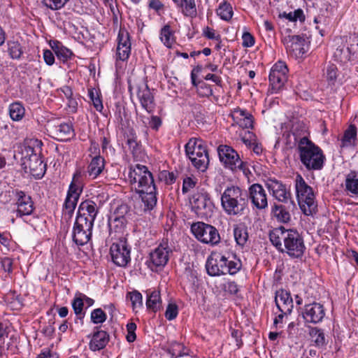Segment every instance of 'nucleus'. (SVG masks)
I'll list each match as a JSON object with an SVG mask.
<instances>
[{
    "mask_svg": "<svg viewBox=\"0 0 358 358\" xmlns=\"http://www.w3.org/2000/svg\"><path fill=\"white\" fill-rule=\"evenodd\" d=\"M128 180L132 188L139 194L146 209H152L157 204V198L151 172L145 166L137 164L130 168Z\"/></svg>",
    "mask_w": 358,
    "mask_h": 358,
    "instance_id": "nucleus-1",
    "label": "nucleus"
},
{
    "mask_svg": "<svg viewBox=\"0 0 358 358\" xmlns=\"http://www.w3.org/2000/svg\"><path fill=\"white\" fill-rule=\"evenodd\" d=\"M221 206L229 215L243 213L247 205L246 195L238 186H227L221 194Z\"/></svg>",
    "mask_w": 358,
    "mask_h": 358,
    "instance_id": "nucleus-2",
    "label": "nucleus"
},
{
    "mask_svg": "<svg viewBox=\"0 0 358 358\" xmlns=\"http://www.w3.org/2000/svg\"><path fill=\"white\" fill-rule=\"evenodd\" d=\"M299 151L301 161L308 169L320 170L322 168L324 156L322 150L307 138L300 140Z\"/></svg>",
    "mask_w": 358,
    "mask_h": 358,
    "instance_id": "nucleus-3",
    "label": "nucleus"
},
{
    "mask_svg": "<svg viewBox=\"0 0 358 358\" xmlns=\"http://www.w3.org/2000/svg\"><path fill=\"white\" fill-rule=\"evenodd\" d=\"M296 198L301 211L306 215H313L317 211V205L313 189L307 185L301 175L295 179Z\"/></svg>",
    "mask_w": 358,
    "mask_h": 358,
    "instance_id": "nucleus-4",
    "label": "nucleus"
},
{
    "mask_svg": "<svg viewBox=\"0 0 358 358\" xmlns=\"http://www.w3.org/2000/svg\"><path fill=\"white\" fill-rule=\"evenodd\" d=\"M185 152L196 169L201 171L206 170L209 158L206 145L201 139H190L185 145Z\"/></svg>",
    "mask_w": 358,
    "mask_h": 358,
    "instance_id": "nucleus-5",
    "label": "nucleus"
},
{
    "mask_svg": "<svg viewBox=\"0 0 358 358\" xmlns=\"http://www.w3.org/2000/svg\"><path fill=\"white\" fill-rule=\"evenodd\" d=\"M22 165L35 178H41L45 173V164L40 156L30 146H25L22 150Z\"/></svg>",
    "mask_w": 358,
    "mask_h": 358,
    "instance_id": "nucleus-6",
    "label": "nucleus"
},
{
    "mask_svg": "<svg viewBox=\"0 0 358 358\" xmlns=\"http://www.w3.org/2000/svg\"><path fill=\"white\" fill-rule=\"evenodd\" d=\"M192 210L201 218H208L213 215L215 206L209 194L204 189L197 190L189 200Z\"/></svg>",
    "mask_w": 358,
    "mask_h": 358,
    "instance_id": "nucleus-7",
    "label": "nucleus"
},
{
    "mask_svg": "<svg viewBox=\"0 0 358 358\" xmlns=\"http://www.w3.org/2000/svg\"><path fill=\"white\" fill-rule=\"evenodd\" d=\"M288 68L285 62L278 61L271 69L268 79L271 94L278 93L287 80Z\"/></svg>",
    "mask_w": 358,
    "mask_h": 358,
    "instance_id": "nucleus-8",
    "label": "nucleus"
},
{
    "mask_svg": "<svg viewBox=\"0 0 358 358\" xmlns=\"http://www.w3.org/2000/svg\"><path fill=\"white\" fill-rule=\"evenodd\" d=\"M217 152L220 160L225 168L232 171L238 170L245 171V164L233 148L227 145H220L217 148Z\"/></svg>",
    "mask_w": 358,
    "mask_h": 358,
    "instance_id": "nucleus-9",
    "label": "nucleus"
},
{
    "mask_svg": "<svg viewBox=\"0 0 358 358\" xmlns=\"http://www.w3.org/2000/svg\"><path fill=\"white\" fill-rule=\"evenodd\" d=\"M191 231L195 238L201 243L211 245L220 242V234L215 227L198 222L191 226Z\"/></svg>",
    "mask_w": 358,
    "mask_h": 358,
    "instance_id": "nucleus-10",
    "label": "nucleus"
},
{
    "mask_svg": "<svg viewBox=\"0 0 358 358\" xmlns=\"http://www.w3.org/2000/svg\"><path fill=\"white\" fill-rule=\"evenodd\" d=\"M81 192V172L77 171L73 174V180L69 185L67 195L64 203V210L66 214L71 215V214L73 213Z\"/></svg>",
    "mask_w": 358,
    "mask_h": 358,
    "instance_id": "nucleus-11",
    "label": "nucleus"
},
{
    "mask_svg": "<svg viewBox=\"0 0 358 358\" xmlns=\"http://www.w3.org/2000/svg\"><path fill=\"white\" fill-rule=\"evenodd\" d=\"M110 254L113 263L119 266H125L131 260V248L124 238L111 245Z\"/></svg>",
    "mask_w": 358,
    "mask_h": 358,
    "instance_id": "nucleus-12",
    "label": "nucleus"
},
{
    "mask_svg": "<svg viewBox=\"0 0 358 358\" xmlns=\"http://www.w3.org/2000/svg\"><path fill=\"white\" fill-rule=\"evenodd\" d=\"M131 51L130 35L124 28H120L117 37V47L115 52L116 66L120 62H126L129 59Z\"/></svg>",
    "mask_w": 358,
    "mask_h": 358,
    "instance_id": "nucleus-13",
    "label": "nucleus"
},
{
    "mask_svg": "<svg viewBox=\"0 0 358 358\" xmlns=\"http://www.w3.org/2000/svg\"><path fill=\"white\" fill-rule=\"evenodd\" d=\"M129 208L125 203H117L112 210L109 217L111 229L117 233H122L129 217Z\"/></svg>",
    "mask_w": 358,
    "mask_h": 358,
    "instance_id": "nucleus-14",
    "label": "nucleus"
},
{
    "mask_svg": "<svg viewBox=\"0 0 358 358\" xmlns=\"http://www.w3.org/2000/svg\"><path fill=\"white\" fill-rule=\"evenodd\" d=\"M285 47L288 55L295 59L302 58L308 50L306 39L300 36L285 38Z\"/></svg>",
    "mask_w": 358,
    "mask_h": 358,
    "instance_id": "nucleus-15",
    "label": "nucleus"
},
{
    "mask_svg": "<svg viewBox=\"0 0 358 358\" xmlns=\"http://www.w3.org/2000/svg\"><path fill=\"white\" fill-rule=\"evenodd\" d=\"M136 91L137 97L142 106V107L148 113H152L155 109L154 96L148 87V85L141 82L136 87H133L131 84L129 85V90L131 92L135 90Z\"/></svg>",
    "mask_w": 358,
    "mask_h": 358,
    "instance_id": "nucleus-16",
    "label": "nucleus"
},
{
    "mask_svg": "<svg viewBox=\"0 0 358 358\" xmlns=\"http://www.w3.org/2000/svg\"><path fill=\"white\" fill-rule=\"evenodd\" d=\"M224 261V254L217 251L212 252L206 263L208 274L210 276L224 275V271H227Z\"/></svg>",
    "mask_w": 358,
    "mask_h": 358,
    "instance_id": "nucleus-17",
    "label": "nucleus"
},
{
    "mask_svg": "<svg viewBox=\"0 0 358 358\" xmlns=\"http://www.w3.org/2000/svg\"><path fill=\"white\" fill-rule=\"evenodd\" d=\"M287 237L288 240L283 252H286L292 257H301L306 248L303 238L296 230L293 229H292L289 236Z\"/></svg>",
    "mask_w": 358,
    "mask_h": 358,
    "instance_id": "nucleus-18",
    "label": "nucleus"
},
{
    "mask_svg": "<svg viewBox=\"0 0 358 358\" xmlns=\"http://www.w3.org/2000/svg\"><path fill=\"white\" fill-rule=\"evenodd\" d=\"M93 225L76 220L72 231V238L74 243L78 245H84L87 243L91 238Z\"/></svg>",
    "mask_w": 358,
    "mask_h": 358,
    "instance_id": "nucleus-19",
    "label": "nucleus"
},
{
    "mask_svg": "<svg viewBox=\"0 0 358 358\" xmlns=\"http://www.w3.org/2000/svg\"><path fill=\"white\" fill-rule=\"evenodd\" d=\"M98 213V207L96 203L91 200H86L80 203L78 215L76 220L80 221L83 220V222L91 224L94 226V222Z\"/></svg>",
    "mask_w": 358,
    "mask_h": 358,
    "instance_id": "nucleus-20",
    "label": "nucleus"
},
{
    "mask_svg": "<svg viewBox=\"0 0 358 358\" xmlns=\"http://www.w3.org/2000/svg\"><path fill=\"white\" fill-rule=\"evenodd\" d=\"M275 304L281 313L278 315L280 320L283 315L290 314L294 308L293 299L290 296V293L285 289H280L276 292L275 298Z\"/></svg>",
    "mask_w": 358,
    "mask_h": 358,
    "instance_id": "nucleus-21",
    "label": "nucleus"
},
{
    "mask_svg": "<svg viewBox=\"0 0 358 358\" xmlns=\"http://www.w3.org/2000/svg\"><path fill=\"white\" fill-rule=\"evenodd\" d=\"M170 252H171V250L168 243L163 242L150 252V262L155 266H164L169 260Z\"/></svg>",
    "mask_w": 358,
    "mask_h": 358,
    "instance_id": "nucleus-22",
    "label": "nucleus"
},
{
    "mask_svg": "<svg viewBox=\"0 0 358 358\" xmlns=\"http://www.w3.org/2000/svg\"><path fill=\"white\" fill-rule=\"evenodd\" d=\"M324 316L325 310L323 305L320 303H313L306 305L303 312V317L308 322H320Z\"/></svg>",
    "mask_w": 358,
    "mask_h": 358,
    "instance_id": "nucleus-23",
    "label": "nucleus"
},
{
    "mask_svg": "<svg viewBox=\"0 0 358 358\" xmlns=\"http://www.w3.org/2000/svg\"><path fill=\"white\" fill-rule=\"evenodd\" d=\"M252 203L258 209H264L268 206L267 196L263 187L259 184H253L249 189Z\"/></svg>",
    "mask_w": 358,
    "mask_h": 358,
    "instance_id": "nucleus-24",
    "label": "nucleus"
},
{
    "mask_svg": "<svg viewBox=\"0 0 358 358\" xmlns=\"http://www.w3.org/2000/svg\"><path fill=\"white\" fill-rule=\"evenodd\" d=\"M292 229H286L283 227L273 229L269 234V238L271 243L276 249L283 252L285 246L287 242Z\"/></svg>",
    "mask_w": 358,
    "mask_h": 358,
    "instance_id": "nucleus-25",
    "label": "nucleus"
},
{
    "mask_svg": "<svg viewBox=\"0 0 358 358\" xmlns=\"http://www.w3.org/2000/svg\"><path fill=\"white\" fill-rule=\"evenodd\" d=\"M17 197V215L20 217L29 215L34 210V203L29 195L24 192H16Z\"/></svg>",
    "mask_w": 358,
    "mask_h": 358,
    "instance_id": "nucleus-26",
    "label": "nucleus"
},
{
    "mask_svg": "<svg viewBox=\"0 0 358 358\" xmlns=\"http://www.w3.org/2000/svg\"><path fill=\"white\" fill-rule=\"evenodd\" d=\"M50 131L58 141H68L74 136V130L71 123L62 122L51 126Z\"/></svg>",
    "mask_w": 358,
    "mask_h": 358,
    "instance_id": "nucleus-27",
    "label": "nucleus"
},
{
    "mask_svg": "<svg viewBox=\"0 0 358 358\" xmlns=\"http://www.w3.org/2000/svg\"><path fill=\"white\" fill-rule=\"evenodd\" d=\"M231 116L234 123L240 127L245 129L252 128L254 123L253 117L246 110L236 108L231 111Z\"/></svg>",
    "mask_w": 358,
    "mask_h": 358,
    "instance_id": "nucleus-28",
    "label": "nucleus"
},
{
    "mask_svg": "<svg viewBox=\"0 0 358 358\" xmlns=\"http://www.w3.org/2000/svg\"><path fill=\"white\" fill-rule=\"evenodd\" d=\"M266 186L272 195L279 201H285L288 199V193L285 187L278 180L269 178L266 182Z\"/></svg>",
    "mask_w": 358,
    "mask_h": 358,
    "instance_id": "nucleus-29",
    "label": "nucleus"
},
{
    "mask_svg": "<svg viewBox=\"0 0 358 358\" xmlns=\"http://www.w3.org/2000/svg\"><path fill=\"white\" fill-rule=\"evenodd\" d=\"M357 135L356 127L350 125L341 138L340 147L342 149H354L357 143Z\"/></svg>",
    "mask_w": 358,
    "mask_h": 358,
    "instance_id": "nucleus-30",
    "label": "nucleus"
},
{
    "mask_svg": "<svg viewBox=\"0 0 358 358\" xmlns=\"http://www.w3.org/2000/svg\"><path fill=\"white\" fill-rule=\"evenodd\" d=\"M109 340L108 334L103 330L95 332L90 342V349L92 351H98L107 345Z\"/></svg>",
    "mask_w": 358,
    "mask_h": 358,
    "instance_id": "nucleus-31",
    "label": "nucleus"
},
{
    "mask_svg": "<svg viewBox=\"0 0 358 358\" xmlns=\"http://www.w3.org/2000/svg\"><path fill=\"white\" fill-rule=\"evenodd\" d=\"M159 39L167 48H172L176 43L175 32L170 24L164 25L159 31Z\"/></svg>",
    "mask_w": 358,
    "mask_h": 358,
    "instance_id": "nucleus-32",
    "label": "nucleus"
},
{
    "mask_svg": "<svg viewBox=\"0 0 358 358\" xmlns=\"http://www.w3.org/2000/svg\"><path fill=\"white\" fill-rule=\"evenodd\" d=\"M104 166L105 162L103 157L100 156L94 157L87 167L89 176L92 179L97 178L103 172Z\"/></svg>",
    "mask_w": 358,
    "mask_h": 358,
    "instance_id": "nucleus-33",
    "label": "nucleus"
},
{
    "mask_svg": "<svg viewBox=\"0 0 358 358\" xmlns=\"http://www.w3.org/2000/svg\"><path fill=\"white\" fill-rule=\"evenodd\" d=\"M50 45L57 58L63 62L68 61L73 56L72 51L58 41H50Z\"/></svg>",
    "mask_w": 358,
    "mask_h": 358,
    "instance_id": "nucleus-34",
    "label": "nucleus"
},
{
    "mask_svg": "<svg viewBox=\"0 0 358 358\" xmlns=\"http://www.w3.org/2000/svg\"><path fill=\"white\" fill-rule=\"evenodd\" d=\"M146 294V306L148 309L156 313L162 306V299L159 292L156 289H148Z\"/></svg>",
    "mask_w": 358,
    "mask_h": 358,
    "instance_id": "nucleus-35",
    "label": "nucleus"
},
{
    "mask_svg": "<svg viewBox=\"0 0 358 358\" xmlns=\"http://www.w3.org/2000/svg\"><path fill=\"white\" fill-rule=\"evenodd\" d=\"M271 215L272 218L281 223H287L291 219L289 211L280 204H273L271 206Z\"/></svg>",
    "mask_w": 358,
    "mask_h": 358,
    "instance_id": "nucleus-36",
    "label": "nucleus"
},
{
    "mask_svg": "<svg viewBox=\"0 0 358 358\" xmlns=\"http://www.w3.org/2000/svg\"><path fill=\"white\" fill-rule=\"evenodd\" d=\"M225 259V266L227 267V271H224V275L230 274L234 275L237 273L241 268L242 264L240 259H238L235 255L229 254H224Z\"/></svg>",
    "mask_w": 358,
    "mask_h": 358,
    "instance_id": "nucleus-37",
    "label": "nucleus"
},
{
    "mask_svg": "<svg viewBox=\"0 0 358 358\" xmlns=\"http://www.w3.org/2000/svg\"><path fill=\"white\" fill-rule=\"evenodd\" d=\"M8 113L12 120L19 122L24 117L25 108L20 102L15 101L9 105Z\"/></svg>",
    "mask_w": 358,
    "mask_h": 358,
    "instance_id": "nucleus-38",
    "label": "nucleus"
},
{
    "mask_svg": "<svg viewBox=\"0 0 358 358\" xmlns=\"http://www.w3.org/2000/svg\"><path fill=\"white\" fill-rule=\"evenodd\" d=\"M192 85L196 88L198 94L202 97H208L213 94L211 87L203 81L196 82V77L193 72L191 73Z\"/></svg>",
    "mask_w": 358,
    "mask_h": 358,
    "instance_id": "nucleus-39",
    "label": "nucleus"
},
{
    "mask_svg": "<svg viewBox=\"0 0 358 358\" xmlns=\"http://www.w3.org/2000/svg\"><path fill=\"white\" fill-rule=\"evenodd\" d=\"M345 187L349 194L358 195V173L352 171L347 176Z\"/></svg>",
    "mask_w": 358,
    "mask_h": 358,
    "instance_id": "nucleus-40",
    "label": "nucleus"
},
{
    "mask_svg": "<svg viewBox=\"0 0 358 358\" xmlns=\"http://www.w3.org/2000/svg\"><path fill=\"white\" fill-rule=\"evenodd\" d=\"M310 337L311 342L318 348H322L326 345V339L324 331L317 327L310 329Z\"/></svg>",
    "mask_w": 358,
    "mask_h": 358,
    "instance_id": "nucleus-41",
    "label": "nucleus"
},
{
    "mask_svg": "<svg viewBox=\"0 0 358 358\" xmlns=\"http://www.w3.org/2000/svg\"><path fill=\"white\" fill-rule=\"evenodd\" d=\"M139 119L146 128H150L155 131H157L162 124L161 117L157 115H151L150 117L139 115Z\"/></svg>",
    "mask_w": 358,
    "mask_h": 358,
    "instance_id": "nucleus-42",
    "label": "nucleus"
},
{
    "mask_svg": "<svg viewBox=\"0 0 358 358\" xmlns=\"http://www.w3.org/2000/svg\"><path fill=\"white\" fill-rule=\"evenodd\" d=\"M216 13L220 17V19L228 22L231 19L234 15V11L230 3L227 2H223L219 5L216 10Z\"/></svg>",
    "mask_w": 358,
    "mask_h": 358,
    "instance_id": "nucleus-43",
    "label": "nucleus"
},
{
    "mask_svg": "<svg viewBox=\"0 0 358 358\" xmlns=\"http://www.w3.org/2000/svg\"><path fill=\"white\" fill-rule=\"evenodd\" d=\"M351 50L348 47H340L336 50L334 54L335 59L341 63H345L352 58Z\"/></svg>",
    "mask_w": 358,
    "mask_h": 358,
    "instance_id": "nucleus-44",
    "label": "nucleus"
},
{
    "mask_svg": "<svg viewBox=\"0 0 358 358\" xmlns=\"http://www.w3.org/2000/svg\"><path fill=\"white\" fill-rule=\"evenodd\" d=\"M182 9V13L186 16H194L196 14V8L194 0H182L181 3L176 5Z\"/></svg>",
    "mask_w": 358,
    "mask_h": 358,
    "instance_id": "nucleus-45",
    "label": "nucleus"
},
{
    "mask_svg": "<svg viewBox=\"0 0 358 358\" xmlns=\"http://www.w3.org/2000/svg\"><path fill=\"white\" fill-rule=\"evenodd\" d=\"M127 299L131 301L134 310L143 307V296L139 292L134 290L127 293Z\"/></svg>",
    "mask_w": 358,
    "mask_h": 358,
    "instance_id": "nucleus-46",
    "label": "nucleus"
},
{
    "mask_svg": "<svg viewBox=\"0 0 358 358\" xmlns=\"http://www.w3.org/2000/svg\"><path fill=\"white\" fill-rule=\"evenodd\" d=\"M234 235L236 242L239 245H244L248 238L246 229L244 227H237L234 230Z\"/></svg>",
    "mask_w": 358,
    "mask_h": 358,
    "instance_id": "nucleus-47",
    "label": "nucleus"
},
{
    "mask_svg": "<svg viewBox=\"0 0 358 358\" xmlns=\"http://www.w3.org/2000/svg\"><path fill=\"white\" fill-rule=\"evenodd\" d=\"M88 94L96 110L99 112H101L103 108V106L97 90H96L95 89H90Z\"/></svg>",
    "mask_w": 358,
    "mask_h": 358,
    "instance_id": "nucleus-48",
    "label": "nucleus"
},
{
    "mask_svg": "<svg viewBox=\"0 0 358 358\" xmlns=\"http://www.w3.org/2000/svg\"><path fill=\"white\" fill-rule=\"evenodd\" d=\"M90 317L91 321L94 324H96L103 323L107 319L106 314L101 308H96L93 310L91 313Z\"/></svg>",
    "mask_w": 358,
    "mask_h": 358,
    "instance_id": "nucleus-49",
    "label": "nucleus"
},
{
    "mask_svg": "<svg viewBox=\"0 0 358 358\" xmlns=\"http://www.w3.org/2000/svg\"><path fill=\"white\" fill-rule=\"evenodd\" d=\"M8 52L11 58L19 59L22 53L20 44L17 42L8 43Z\"/></svg>",
    "mask_w": 358,
    "mask_h": 358,
    "instance_id": "nucleus-50",
    "label": "nucleus"
},
{
    "mask_svg": "<svg viewBox=\"0 0 358 358\" xmlns=\"http://www.w3.org/2000/svg\"><path fill=\"white\" fill-rule=\"evenodd\" d=\"M178 315V307L176 303H170L167 306L165 317L168 320H174Z\"/></svg>",
    "mask_w": 358,
    "mask_h": 358,
    "instance_id": "nucleus-51",
    "label": "nucleus"
},
{
    "mask_svg": "<svg viewBox=\"0 0 358 358\" xmlns=\"http://www.w3.org/2000/svg\"><path fill=\"white\" fill-rule=\"evenodd\" d=\"M84 303L80 294H76L73 302L72 307L76 315H79L83 313Z\"/></svg>",
    "mask_w": 358,
    "mask_h": 358,
    "instance_id": "nucleus-52",
    "label": "nucleus"
},
{
    "mask_svg": "<svg viewBox=\"0 0 358 358\" xmlns=\"http://www.w3.org/2000/svg\"><path fill=\"white\" fill-rule=\"evenodd\" d=\"M203 35L210 40H215L216 41H220V35L214 29L209 27H206L203 29Z\"/></svg>",
    "mask_w": 358,
    "mask_h": 358,
    "instance_id": "nucleus-53",
    "label": "nucleus"
},
{
    "mask_svg": "<svg viewBox=\"0 0 358 358\" xmlns=\"http://www.w3.org/2000/svg\"><path fill=\"white\" fill-rule=\"evenodd\" d=\"M286 18L292 22L302 21L304 20L303 12L301 9L295 10L286 14Z\"/></svg>",
    "mask_w": 358,
    "mask_h": 358,
    "instance_id": "nucleus-54",
    "label": "nucleus"
},
{
    "mask_svg": "<svg viewBox=\"0 0 358 358\" xmlns=\"http://www.w3.org/2000/svg\"><path fill=\"white\" fill-rule=\"evenodd\" d=\"M326 77L329 82L334 83L337 77V67L334 64H329L327 67Z\"/></svg>",
    "mask_w": 358,
    "mask_h": 358,
    "instance_id": "nucleus-55",
    "label": "nucleus"
},
{
    "mask_svg": "<svg viewBox=\"0 0 358 358\" xmlns=\"http://www.w3.org/2000/svg\"><path fill=\"white\" fill-rule=\"evenodd\" d=\"M0 264L5 272L11 273L13 271V260L8 257H0Z\"/></svg>",
    "mask_w": 358,
    "mask_h": 358,
    "instance_id": "nucleus-56",
    "label": "nucleus"
},
{
    "mask_svg": "<svg viewBox=\"0 0 358 358\" xmlns=\"http://www.w3.org/2000/svg\"><path fill=\"white\" fill-rule=\"evenodd\" d=\"M242 45L243 47L250 48L255 44V38L249 32H244L242 36Z\"/></svg>",
    "mask_w": 358,
    "mask_h": 358,
    "instance_id": "nucleus-57",
    "label": "nucleus"
},
{
    "mask_svg": "<svg viewBox=\"0 0 358 358\" xmlns=\"http://www.w3.org/2000/svg\"><path fill=\"white\" fill-rule=\"evenodd\" d=\"M148 8L155 12H159L164 8V4L160 0H148Z\"/></svg>",
    "mask_w": 358,
    "mask_h": 358,
    "instance_id": "nucleus-58",
    "label": "nucleus"
},
{
    "mask_svg": "<svg viewBox=\"0 0 358 358\" xmlns=\"http://www.w3.org/2000/svg\"><path fill=\"white\" fill-rule=\"evenodd\" d=\"M67 106L70 113H76L78 108V99L76 96H71V98H67Z\"/></svg>",
    "mask_w": 358,
    "mask_h": 358,
    "instance_id": "nucleus-59",
    "label": "nucleus"
},
{
    "mask_svg": "<svg viewBox=\"0 0 358 358\" xmlns=\"http://www.w3.org/2000/svg\"><path fill=\"white\" fill-rule=\"evenodd\" d=\"M195 185H196V181L194 179H193L192 178H186L183 180L182 190L184 193L187 192L191 189H192L195 186Z\"/></svg>",
    "mask_w": 358,
    "mask_h": 358,
    "instance_id": "nucleus-60",
    "label": "nucleus"
},
{
    "mask_svg": "<svg viewBox=\"0 0 358 358\" xmlns=\"http://www.w3.org/2000/svg\"><path fill=\"white\" fill-rule=\"evenodd\" d=\"M43 57L45 62L48 66H52L55 63V57L50 50H43Z\"/></svg>",
    "mask_w": 358,
    "mask_h": 358,
    "instance_id": "nucleus-61",
    "label": "nucleus"
},
{
    "mask_svg": "<svg viewBox=\"0 0 358 358\" xmlns=\"http://www.w3.org/2000/svg\"><path fill=\"white\" fill-rule=\"evenodd\" d=\"M37 358H58V355L49 349H44Z\"/></svg>",
    "mask_w": 358,
    "mask_h": 358,
    "instance_id": "nucleus-62",
    "label": "nucleus"
},
{
    "mask_svg": "<svg viewBox=\"0 0 358 358\" xmlns=\"http://www.w3.org/2000/svg\"><path fill=\"white\" fill-rule=\"evenodd\" d=\"M10 242V235L7 232H0V243L5 247H8Z\"/></svg>",
    "mask_w": 358,
    "mask_h": 358,
    "instance_id": "nucleus-63",
    "label": "nucleus"
},
{
    "mask_svg": "<svg viewBox=\"0 0 358 358\" xmlns=\"http://www.w3.org/2000/svg\"><path fill=\"white\" fill-rule=\"evenodd\" d=\"M227 289L231 294H236L238 292V287L234 282H228Z\"/></svg>",
    "mask_w": 358,
    "mask_h": 358,
    "instance_id": "nucleus-64",
    "label": "nucleus"
}]
</instances>
